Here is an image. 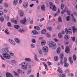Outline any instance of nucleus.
<instances>
[{
	"label": "nucleus",
	"instance_id": "obj_7",
	"mask_svg": "<svg viewBox=\"0 0 77 77\" xmlns=\"http://www.w3.org/2000/svg\"><path fill=\"white\" fill-rule=\"evenodd\" d=\"M9 42H10V43H11V44H12V45H15V42L12 39H9Z\"/></svg>",
	"mask_w": 77,
	"mask_h": 77
},
{
	"label": "nucleus",
	"instance_id": "obj_25",
	"mask_svg": "<svg viewBox=\"0 0 77 77\" xmlns=\"http://www.w3.org/2000/svg\"><path fill=\"white\" fill-rule=\"evenodd\" d=\"M18 32L20 33H23V32H24V30L20 29L19 30Z\"/></svg>",
	"mask_w": 77,
	"mask_h": 77
},
{
	"label": "nucleus",
	"instance_id": "obj_64",
	"mask_svg": "<svg viewBox=\"0 0 77 77\" xmlns=\"http://www.w3.org/2000/svg\"><path fill=\"white\" fill-rule=\"evenodd\" d=\"M39 72H38L37 74V77H39Z\"/></svg>",
	"mask_w": 77,
	"mask_h": 77
},
{
	"label": "nucleus",
	"instance_id": "obj_29",
	"mask_svg": "<svg viewBox=\"0 0 77 77\" xmlns=\"http://www.w3.org/2000/svg\"><path fill=\"white\" fill-rule=\"evenodd\" d=\"M0 20L1 22H3L4 21V18L3 17H1L0 19Z\"/></svg>",
	"mask_w": 77,
	"mask_h": 77
},
{
	"label": "nucleus",
	"instance_id": "obj_44",
	"mask_svg": "<svg viewBox=\"0 0 77 77\" xmlns=\"http://www.w3.org/2000/svg\"><path fill=\"white\" fill-rule=\"evenodd\" d=\"M31 48H35V45L33 44H32L31 45Z\"/></svg>",
	"mask_w": 77,
	"mask_h": 77
},
{
	"label": "nucleus",
	"instance_id": "obj_43",
	"mask_svg": "<svg viewBox=\"0 0 77 77\" xmlns=\"http://www.w3.org/2000/svg\"><path fill=\"white\" fill-rule=\"evenodd\" d=\"M46 35H47V37H48V38H50V36H51V35H50L48 33H47L46 34Z\"/></svg>",
	"mask_w": 77,
	"mask_h": 77
},
{
	"label": "nucleus",
	"instance_id": "obj_55",
	"mask_svg": "<svg viewBox=\"0 0 77 77\" xmlns=\"http://www.w3.org/2000/svg\"><path fill=\"white\" fill-rule=\"evenodd\" d=\"M35 60H36V61H37V62H39V60L37 58H34Z\"/></svg>",
	"mask_w": 77,
	"mask_h": 77
},
{
	"label": "nucleus",
	"instance_id": "obj_45",
	"mask_svg": "<svg viewBox=\"0 0 77 77\" xmlns=\"http://www.w3.org/2000/svg\"><path fill=\"white\" fill-rule=\"evenodd\" d=\"M4 6H5V8H8V5L7 3H5Z\"/></svg>",
	"mask_w": 77,
	"mask_h": 77
},
{
	"label": "nucleus",
	"instance_id": "obj_49",
	"mask_svg": "<svg viewBox=\"0 0 77 77\" xmlns=\"http://www.w3.org/2000/svg\"><path fill=\"white\" fill-rule=\"evenodd\" d=\"M38 52H39L40 54H42V51H41V50H38Z\"/></svg>",
	"mask_w": 77,
	"mask_h": 77
},
{
	"label": "nucleus",
	"instance_id": "obj_3",
	"mask_svg": "<svg viewBox=\"0 0 77 77\" xmlns=\"http://www.w3.org/2000/svg\"><path fill=\"white\" fill-rule=\"evenodd\" d=\"M63 54H60V64L61 65H63Z\"/></svg>",
	"mask_w": 77,
	"mask_h": 77
},
{
	"label": "nucleus",
	"instance_id": "obj_4",
	"mask_svg": "<svg viewBox=\"0 0 77 77\" xmlns=\"http://www.w3.org/2000/svg\"><path fill=\"white\" fill-rule=\"evenodd\" d=\"M43 51L44 53H47L48 51V48L47 47H44L43 48Z\"/></svg>",
	"mask_w": 77,
	"mask_h": 77
},
{
	"label": "nucleus",
	"instance_id": "obj_62",
	"mask_svg": "<svg viewBox=\"0 0 77 77\" xmlns=\"http://www.w3.org/2000/svg\"><path fill=\"white\" fill-rule=\"evenodd\" d=\"M67 15H70V14H69V11L67 10Z\"/></svg>",
	"mask_w": 77,
	"mask_h": 77
},
{
	"label": "nucleus",
	"instance_id": "obj_50",
	"mask_svg": "<svg viewBox=\"0 0 77 77\" xmlns=\"http://www.w3.org/2000/svg\"><path fill=\"white\" fill-rule=\"evenodd\" d=\"M14 73V75H17V76H19V75H18V74H17L16 72H13Z\"/></svg>",
	"mask_w": 77,
	"mask_h": 77
},
{
	"label": "nucleus",
	"instance_id": "obj_38",
	"mask_svg": "<svg viewBox=\"0 0 77 77\" xmlns=\"http://www.w3.org/2000/svg\"><path fill=\"white\" fill-rule=\"evenodd\" d=\"M58 36L59 38H62V34H61V33H59L58 34Z\"/></svg>",
	"mask_w": 77,
	"mask_h": 77
},
{
	"label": "nucleus",
	"instance_id": "obj_60",
	"mask_svg": "<svg viewBox=\"0 0 77 77\" xmlns=\"http://www.w3.org/2000/svg\"><path fill=\"white\" fill-rule=\"evenodd\" d=\"M72 41H75V37H72Z\"/></svg>",
	"mask_w": 77,
	"mask_h": 77
},
{
	"label": "nucleus",
	"instance_id": "obj_54",
	"mask_svg": "<svg viewBox=\"0 0 77 77\" xmlns=\"http://www.w3.org/2000/svg\"><path fill=\"white\" fill-rule=\"evenodd\" d=\"M0 57H1V58L2 59V60H5V58H3L1 55H0Z\"/></svg>",
	"mask_w": 77,
	"mask_h": 77
},
{
	"label": "nucleus",
	"instance_id": "obj_41",
	"mask_svg": "<svg viewBox=\"0 0 77 77\" xmlns=\"http://www.w3.org/2000/svg\"><path fill=\"white\" fill-rule=\"evenodd\" d=\"M60 8H61V9L62 10L63 9V8H64V5H63V4H61Z\"/></svg>",
	"mask_w": 77,
	"mask_h": 77
},
{
	"label": "nucleus",
	"instance_id": "obj_34",
	"mask_svg": "<svg viewBox=\"0 0 77 77\" xmlns=\"http://www.w3.org/2000/svg\"><path fill=\"white\" fill-rule=\"evenodd\" d=\"M5 32L7 35H9V32H8V30L6 29L5 30Z\"/></svg>",
	"mask_w": 77,
	"mask_h": 77
},
{
	"label": "nucleus",
	"instance_id": "obj_10",
	"mask_svg": "<svg viewBox=\"0 0 77 77\" xmlns=\"http://www.w3.org/2000/svg\"><path fill=\"white\" fill-rule=\"evenodd\" d=\"M32 33H33V35H35L38 34V32L36 30H33L32 32Z\"/></svg>",
	"mask_w": 77,
	"mask_h": 77
},
{
	"label": "nucleus",
	"instance_id": "obj_16",
	"mask_svg": "<svg viewBox=\"0 0 77 77\" xmlns=\"http://www.w3.org/2000/svg\"><path fill=\"white\" fill-rule=\"evenodd\" d=\"M60 47H59L58 48H57V53H58V54H59V53H60Z\"/></svg>",
	"mask_w": 77,
	"mask_h": 77
},
{
	"label": "nucleus",
	"instance_id": "obj_12",
	"mask_svg": "<svg viewBox=\"0 0 77 77\" xmlns=\"http://www.w3.org/2000/svg\"><path fill=\"white\" fill-rule=\"evenodd\" d=\"M34 29L36 30H40V28L38 26H34Z\"/></svg>",
	"mask_w": 77,
	"mask_h": 77
},
{
	"label": "nucleus",
	"instance_id": "obj_63",
	"mask_svg": "<svg viewBox=\"0 0 77 77\" xmlns=\"http://www.w3.org/2000/svg\"><path fill=\"white\" fill-rule=\"evenodd\" d=\"M8 26H11V23H10V22H8Z\"/></svg>",
	"mask_w": 77,
	"mask_h": 77
},
{
	"label": "nucleus",
	"instance_id": "obj_20",
	"mask_svg": "<svg viewBox=\"0 0 77 77\" xmlns=\"http://www.w3.org/2000/svg\"><path fill=\"white\" fill-rule=\"evenodd\" d=\"M27 66V65H22V67L23 69H27V68L26 67Z\"/></svg>",
	"mask_w": 77,
	"mask_h": 77
},
{
	"label": "nucleus",
	"instance_id": "obj_35",
	"mask_svg": "<svg viewBox=\"0 0 77 77\" xmlns=\"http://www.w3.org/2000/svg\"><path fill=\"white\" fill-rule=\"evenodd\" d=\"M4 17L5 18H6V19H7V21H9V16H8L7 17H6L5 16V15Z\"/></svg>",
	"mask_w": 77,
	"mask_h": 77
},
{
	"label": "nucleus",
	"instance_id": "obj_2",
	"mask_svg": "<svg viewBox=\"0 0 77 77\" xmlns=\"http://www.w3.org/2000/svg\"><path fill=\"white\" fill-rule=\"evenodd\" d=\"M49 45L50 48L51 47L53 50L56 48V44L55 43L52 42L51 41H49Z\"/></svg>",
	"mask_w": 77,
	"mask_h": 77
},
{
	"label": "nucleus",
	"instance_id": "obj_8",
	"mask_svg": "<svg viewBox=\"0 0 77 77\" xmlns=\"http://www.w3.org/2000/svg\"><path fill=\"white\" fill-rule=\"evenodd\" d=\"M65 51L66 53H69V48L68 47H66Z\"/></svg>",
	"mask_w": 77,
	"mask_h": 77
},
{
	"label": "nucleus",
	"instance_id": "obj_13",
	"mask_svg": "<svg viewBox=\"0 0 77 77\" xmlns=\"http://www.w3.org/2000/svg\"><path fill=\"white\" fill-rule=\"evenodd\" d=\"M14 40L17 43H18L19 44L20 43V40L19 39L15 38Z\"/></svg>",
	"mask_w": 77,
	"mask_h": 77
},
{
	"label": "nucleus",
	"instance_id": "obj_19",
	"mask_svg": "<svg viewBox=\"0 0 77 77\" xmlns=\"http://www.w3.org/2000/svg\"><path fill=\"white\" fill-rule=\"evenodd\" d=\"M46 32V30L43 29L41 31V33L42 34H45Z\"/></svg>",
	"mask_w": 77,
	"mask_h": 77
},
{
	"label": "nucleus",
	"instance_id": "obj_32",
	"mask_svg": "<svg viewBox=\"0 0 77 77\" xmlns=\"http://www.w3.org/2000/svg\"><path fill=\"white\" fill-rule=\"evenodd\" d=\"M52 10L53 11H56V6L54 5L53 6Z\"/></svg>",
	"mask_w": 77,
	"mask_h": 77
},
{
	"label": "nucleus",
	"instance_id": "obj_36",
	"mask_svg": "<svg viewBox=\"0 0 77 77\" xmlns=\"http://www.w3.org/2000/svg\"><path fill=\"white\" fill-rule=\"evenodd\" d=\"M41 44L42 45H44L45 44V42L42 41L41 42Z\"/></svg>",
	"mask_w": 77,
	"mask_h": 77
},
{
	"label": "nucleus",
	"instance_id": "obj_17",
	"mask_svg": "<svg viewBox=\"0 0 77 77\" xmlns=\"http://www.w3.org/2000/svg\"><path fill=\"white\" fill-rule=\"evenodd\" d=\"M27 5H28V4L27 3H25L23 4V7L25 8H27Z\"/></svg>",
	"mask_w": 77,
	"mask_h": 77
},
{
	"label": "nucleus",
	"instance_id": "obj_28",
	"mask_svg": "<svg viewBox=\"0 0 77 77\" xmlns=\"http://www.w3.org/2000/svg\"><path fill=\"white\" fill-rule=\"evenodd\" d=\"M69 38V37L68 35H66L64 36V39L65 40H67Z\"/></svg>",
	"mask_w": 77,
	"mask_h": 77
},
{
	"label": "nucleus",
	"instance_id": "obj_58",
	"mask_svg": "<svg viewBox=\"0 0 77 77\" xmlns=\"http://www.w3.org/2000/svg\"><path fill=\"white\" fill-rule=\"evenodd\" d=\"M54 40L55 42H58V40L56 38H54Z\"/></svg>",
	"mask_w": 77,
	"mask_h": 77
},
{
	"label": "nucleus",
	"instance_id": "obj_11",
	"mask_svg": "<svg viewBox=\"0 0 77 77\" xmlns=\"http://www.w3.org/2000/svg\"><path fill=\"white\" fill-rule=\"evenodd\" d=\"M13 5L14 6L17 5L18 3V0H14L13 2Z\"/></svg>",
	"mask_w": 77,
	"mask_h": 77
},
{
	"label": "nucleus",
	"instance_id": "obj_9",
	"mask_svg": "<svg viewBox=\"0 0 77 77\" xmlns=\"http://www.w3.org/2000/svg\"><path fill=\"white\" fill-rule=\"evenodd\" d=\"M20 22L22 24H25V23L26 22V18H24V20L20 21Z\"/></svg>",
	"mask_w": 77,
	"mask_h": 77
},
{
	"label": "nucleus",
	"instance_id": "obj_56",
	"mask_svg": "<svg viewBox=\"0 0 77 77\" xmlns=\"http://www.w3.org/2000/svg\"><path fill=\"white\" fill-rule=\"evenodd\" d=\"M4 11L5 13H6L8 12V10L6 9H5L4 10Z\"/></svg>",
	"mask_w": 77,
	"mask_h": 77
},
{
	"label": "nucleus",
	"instance_id": "obj_42",
	"mask_svg": "<svg viewBox=\"0 0 77 77\" xmlns=\"http://www.w3.org/2000/svg\"><path fill=\"white\" fill-rule=\"evenodd\" d=\"M58 22H62V20L61 19V17H59L58 18Z\"/></svg>",
	"mask_w": 77,
	"mask_h": 77
},
{
	"label": "nucleus",
	"instance_id": "obj_30",
	"mask_svg": "<svg viewBox=\"0 0 77 77\" xmlns=\"http://www.w3.org/2000/svg\"><path fill=\"white\" fill-rule=\"evenodd\" d=\"M14 27L15 29H18V28H19L20 27V26L17 25H14Z\"/></svg>",
	"mask_w": 77,
	"mask_h": 77
},
{
	"label": "nucleus",
	"instance_id": "obj_40",
	"mask_svg": "<svg viewBox=\"0 0 77 77\" xmlns=\"http://www.w3.org/2000/svg\"><path fill=\"white\" fill-rule=\"evenodd\" d=\"M73 58L74 60H76V56L75 55H74L73 56Z\"/></svg>",
	"mask_w": 77,
	"mask_h": 77
},
{
	"label": "nucleus",
	"instance_id": "obj_52",
	"mask_svg": "<svg viewBox=\"0 0 77 77\" xmlns=\"http://www.w3.org/2000/svg\"><path fill=\"white\" fill-rule=\"evenodd\" d=\"M47 64L48 65H51V63L49 62H47Z\"/></svg>",
	"mask_w": 77,
	"mask_h": 77
},
{
	"label": "nucleus",
	"instance_id": "obj_51",
	"mask_svg": "<svg viewBox=\"0 0 77 77\" xmlns=\"http://www.w3.org/2000/svg\"><path fill=\"white\" fill-rule=\"evenodd\" d=\"M65 72L66 73H68L69 72V70L68 69H67L65 71Z\"/></svg>",
	"mask_w": 77,
	"mask_h": 77
},
{
	"label": "nucleus",
	"instance_id": "obj_26",
	"mask_svg": "<svg viewBox=\"0 0 77 77\" xmlns=\"http://www.w3.org/2000/svg\"><path fill=\"white\" fill-rule=\"evenodd\" d=\"M59 60V58H58V57L57 56H55L54 57V60L55 61H57L58 60Z\"/></svg>",
	"mask_w": 77,
	"mask_h": 77
},
{
	"label": "nucleus",
	"instance_id": "obj_21",
	"mask_svg": "<svg viewBox=\"0 0 77 77\" xmlns=\"http://www.w3.org/2000/svg\"><path fill=\"white\" fill-rule=\"evenodd\" d=\"M49 4L50 5V9H51L53 8V4L51 2H50Z\"/></svg>",
	"mask_w": 77,
	"mask_h": 77
},
{
	"label": "nucleus",
	"instance_id": "obj_39",
	"mask_svg": "<svg viewBox=\"0 0 77 77\" xmlns=\"http://www.w3.org/2000/svg\"><path fill=\"white\" fill-rule=\"evenodd\" d=\"M66 19L67 21H69L70 20V17L69 16H68L66 17Z\"/></svg>",
	"mask_w": 77,
	"mask_h": 77
},
{
	"label": "nucleus",
	"instance_id": "obj_1",
	"mask_svg": "<svg viewBox=\"0 0 77 77\" xmlns=\"http://www.w3.org/2000/svg\"><path fill=\"white\" fill-rule=\"evenodd\" d=\"M3 50L4 51V53L2 54L3 57L6 59H9L11 58V57L9 56V55L8 54V53L9 52V50H8V48H4L3 49Z\"/></svg>",
	"mask_w": 77,
	"mask_h": 77
},
{
	"label": "nucleus",
	"instance_id": "obj_46",
	"mask_svg": "<svg viewBox=\"0 0 77 77\" xmlns=\"http://www.w3.org/2000/svg\"><path fill=\"white\" fill-rule=\"evenodd\" d=\"M69 31L68 30V29H65V32L66 34H68V32Z\"/></svg>",
	"mask_w": 77,
	"mask_h": 77
},
{
	"label": "nucleus",
	"instance_id": "obj_48",
	"mask_svg": "<svg viewBox=\"0 0 77 77\" xmlns=\"http://www.w3.org/2000/svg\"><path fill=\"white\" fill-rule=\"evenodd\" d=\"M3 15V12L2 11H0V16H2Z\"/></svg>",
	"mask_w": 77,
	"mask_h": 77
},
{
	"label": "nucleus",
	"instance_id": "obj_61",
	"mask_svg": "<svg viewBox=\"0 0 77 77\" xmlns=\"http://www.w3.org/2000/svg\"><path fill=\"white\" fill-rule=\"evenodd\" d=\"M64 13H65V10H63V11L61 12V14H63Z\"/></svg>",
	"mask_w": 77,
	"mask_h": 77
},
{
	"label": "nucleus",
	"instance_id": "obj_15",
	"mask_svg": "<svg viewBox=\"0 0 77 77\" xmlns=\"http://www.w3.org/2000/svg\"><path fill=\"white\" fill-rule=\"evenodd\" d=\"M69 61L70 62V63H73V61H72V57H69Z\"/></svg>",
	"mask_w": 77,
	"mask_h": 77
},
{
	"label": "nucleus",
	"instance_id": "obj_5",
	"mask_svg": "<svg viewBox=\"0 0 77 77\" xmlns=\"http://www.w3.org/2000/svg\"><path fill=\"white\" fill-rule=\"evenodd\" d=\"M19 13H20V17H23V15H24V13L23 12V11L22 10H20L19 11Z\"/></svg>",
	"mask_w": 77,
	"mask_h": 77
},
{
	"label": "nucleus",
	"instance_id": "obj_18",
	"mask_svg": "<svg viewBox=\"0 0 77 77\" xmlns=\"http://www.w3.org/2000/svg\"><path fill=\"white\" fill-rule=\"evenodd\" d=\"M41 9L42 11H45V6L44 5H42L41 6Z\"/></svg>",
	"mask_w": 77,
	"mask_h": 77
},
{
	"label": "nucleus",
	"instance_id": "obj_23",
	"mask_svg": "<svg viewBox=\"0 0 77 77\" xmlns=\"http://www.w3.org/2000/svg\"><path fill=\"white\" fill-rule=\"evenodd\" d=\"M59 13H60V10H59V9H58V12L56 13L55 14H54V16L56 17L57 15Z\"/></svg>",
	"mask_w": 77,
	"mask_h": 77
},
{
	"label": "nucleus",
	"instance_id": "obj_22",
	"mask_svg": "<svg viewBox=\"0 0 77 77\" xmlns=\"http://www.w3.org/2000/svg\"><path fill=\"white\" fill-rule=\"evenodd\" d=\"M25 60L26 61V62H31V59H30L29 58H25Z\"/></svg>",
	"mask_w": 77,
	"mask_h": 77
},
{
	"label": "nucleus",
	"instance_id": "obj_33",
	"mask_svg": "<svg viewBox=\"0 0 77 77\" xmlns=\"http://www.w3.org/2000/svg\"><path fill=\"white\" fill-rule=\"evenodd\" d=\"M66 61H67V59L65 57L64 59V63H66Z\"/></svg>",
	"mask_w": 77,
	"mask_h": 77
},
{
	"label": "nucleus",
	"instance_id": "obj_59",
	"mask_svg": "<svg viewBox=\"0 0 77 77\" xmlns=\"http://www.w3.org/2000/svg\"><path fill=\"white\" fill-rule=\"evenodd\" d=\"M11 21L12 23H14V21H15V19H11Z\"/></svg>",
	"mask_w": 77,
	"mask_h": 77
},
{
	"label": "nucleus",
	"instance_id": "obj_57",
	"mask_svg": "<svg viewBox=\"0 0 77 77\" xmlns=\"http://www.w3.org/2000/svg\"><path fill=\"white\" fill-rule=\"evenodd\" d=\"M21 72V71L20 69H18L17 70L18 73H20Z\"/></svg>",
	"mask_w": 77,
	"mask_h": 77
},
{
	"label": "nucleus",
	"instance_id": "obj_47",
	"mask_svg": "<svg viewBox=\"0 0 77 77\" xmlns=\"http://www.w3.org/2000/svg\"><path fill=\"white\" fill-rule=\"evenodd\" d=\"M60 73H62V70L60 69H58L57 70Z\"/></svg>",
	"mask_w": 77,
	"mask_h": 77
},
{
	"label": "nucleus",
	"instance_id": "obj_37",
	"mask_svg": "<svg viewBox=\"0 0 77 77\" xmlns=\"http://www.w3.org/2000/svg\"><path fill=\"white\" fill-rule=\"evenodd\" d=\"M68 66H69V64H68L67 63H64V66L65 67L67 68V67H68Z\"/></svg>",
	"mask_w": 77,
	"mask_h": 77
},
{
	"label": "nucleus",
	"instance_id": "obj_6",
	"mask_svg": "<svg viewBox=\"0 0 77 77\" xmlns=\"http://www.w3.org/2000/svg\"><path fill=\"white\" fill-rule=\"evenodd\" d=\"M6 76L7 77H14L12 74L8 72L6 73Z\"/></svg>",
	"mask_w": 77,
	"mask_h": 77
},
{
	"label": "nucleus",
	"instance_id": "obj_27",
	"mask_svg": "<svg viewBox=\"0 0 77 77\" xmlns=\"http://www.w3.org/2000/svg\"><path fill=\"white\" fill-rule=\"evenodd\" d=\"M47 29L49 31H51L52 30V28L50 26H49L47 27Z\"/></svg>",
	"mask_w": 77,
	"mask_h": 77
},
{
	"label": "nucleus",
	"instance_id": "obj_31",
	"mask_svg": "<svg viewBox=\"0 0 77 77\" xmlns=\"http://www.w3.org/2000/svg\"><path fill=\"white\" fill-rule=\"evenodd\" d=\"M43 65L45 66V69L46 70L48 69V68H47V65L45 64V63H43Z\"/></svg>",
	"mask_w": 77,
	"mask_h": 77
},
{
	"label": "nucleus",
	"instance_id": "obj_24",
	"mask_svg": "<svg viewBox=\"0 0 77 77\" xmlns=\"http://www.w3.org/2000/svg\"><path fill=\"white\" fill-rule=\"evenodd\" d=\"M59 77H66L65 75L64 74H63L62 75L60 74L59 75Z\"/></svg>",
	"mask_w": 77,
	"mask_h": 77
},
{
	"label": "nucleus",
	"instance_id": "obj_14",
	"mask_svg": "<svg viewBox=\"0 0 77 77\" xmlns=\"http://www.w3.org/2000/svg\"><path fill=\"white\" fill-rule=\"evenodd\" d=\"M71 17H72V19L73 22H74V23H76V20H75V18H74V16H73V14H71Z\"/></svg>",
	"mask_w": 77,
	"mask_h": 77
},
{
	"label": "nucleus",
	"instance_id": "obj_53",
	"mask_svg": "<svg viewBox=\"0 0 77 77\" xmlns=\"http://www.w3.org/2000/svg\"><path fill=\"white\" fill-rule=\"evenodd\" d=\"M32 42H33V43H35L36 42V41H35V40L34 39H33L32 40Z\"/></svg>",
	"mask_w": 77,
	"mask_h": 77
}]
</instances>
